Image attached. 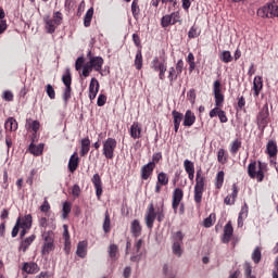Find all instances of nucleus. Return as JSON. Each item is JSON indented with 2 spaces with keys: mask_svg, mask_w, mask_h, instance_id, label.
<instances>
[{
  "mask_svg": "<svg viewBox=\"0 0 278 278\" xmlns=\"http://www.w3.org/2000/svg\"><path fill=\"white\" fill-rule=\"evenodd\" d=\"M28 128L31 129L35 134L38 132V129H40V122L38 121H33L30 124H28Z\"/></svg>",
  "mask_w": 278,
  "mask_h": 278,
  "instance_id": "bf43d9fd",
  "label": "nucleus"
},
{
  "mask_svg": "<svg viewBox=\"0 0 278 278\" xmlns=\"http://www.w3.org/2000/svg\"><path fill=\"white\" fill-rule=\"evenodd\" d=\"M89 62L91 63L93 71H96L97 73H101V68H103V58L91 56L89 58Z\"/></svg>",
  "mask_w": 278,
  "mask_h": 278,
  "instance_id": "4468645a",
  "label": "nucleus"
},
{
  "mask_svg": "<svg viewBox=\"0 0 278 278\" xmlns=\"http://www.w3.org/2000/svg\"><path fill=\"white\" fill-rule=\"evenodd\" d=\"M43 149H45V144H42V143H41V144H38V146L31 143V144L29 146V151H30V153H31L33 155H42Z\"/></svg>",
  "mask_w": 278,
  "mask_h": 278,
  "instance_id": "72a5a7b5",
  "label": "nucleus"
},
{
  "mask_svg": "<svg viewBox=\"0 0 278 278\" xmlns=\"http://www.w3.org/2000/svg\"><path fill=\"white\" fill-rule=\"evenodd\" d=\"M99 92V80L97 78H91L89 85V99L90 101H94L97 99V94Z\"/></svg>",
  "mask_w": 278,
  "mask_h": 278,
  "instance_id": "f8f14e48",
  "label": "nucleus"
},
{
  "mask_svg": "<svg viewBox=\"0 0 278 278\" xmlns=\"http://www.w3.org/2000/svg\"><path fill=\"white\" fill-rule=\"evenodd\" d=\"M4 128L7 131H16L18 129V123L14 117H9L4 123Z\"/></svg>",
  "mask_w": 278,
  "mask_h": 278,
  "instance_id": "393cba45",
  "label": "nucleus"
},
{
  "mask_svg": "<svg viewBox=\"0 0 278 278\" xmlns=\"http://www.w3.org/2000/svg\"><path fill=\"white\" fill-rule=\"evenodd\" d=\"M106 101H108V97H105V94H100L98 97V101H97L98 108H103V105H105Z\"/></svg>",
  "mask_w": 278,
  "mask_h": 278,
  "instance_id": "052dcab7",
  "label": "nucleus"
},
{
  "mask_svg": "<svg viewBox=\"0 0 278 278\" xmlns=\"http://www.w3.org/2000/svg\"><path fill=\"white\" fill-rule=\"evenodd\" d=\"M49 210H51V205L49 204V201L47 200V198H45L43 203L40 206V212H49Z\"/></svg>",
  "mask_w": 278,
  "mask_h": 278,
  "instance_id": "680f3d73",
  "label": "nucleus"
},
{
  "mask_svg": "<svg viewBox=\"0 0 278 278\" xmlns=\"http://www.w3.org/2000/svg\"><path fill=\"white\" fill-rule=\"evenodd\" d=\"M184 118V122H182V125L185 127H192L197 121V116H194V113H192V111L188 110L186 113H185V117Z\"/></svg>",
  "mask_w": 278,
  "mask_h": 278,
  "instance_id": "2eb2a0df",
  "label": "nucleus"
},
{
  "mask_svg": "<svg viewBox=\"0 0 278 278\" xmlns=\"http://www.w3.org/2000/svg\"><path fill=\"white\" fill-rule=\"evenodd\" d=\"M43 23L47 34H55V30L62 25V13H53V18L49 15L43 16Z\"/></svg>",
  "mask_w": 278,
  "mask_h": 278,
  "instance_id": "f03ea898",
  "label": "nucleus"
},
{
  "mask_svg": "<svg viewBox=\"0 0 278 278\" xmlns=\"http://www.w3.org/2000/svg\"><path fill=\"white\" fill-rule=\"evenodd\" d=\"M130 231L135 238L140 237L142 233V226H140V222L138 219L132 220Z\"/></svg>",
  "mask_w": 278,
  "mask_h": 278,
  "instance_id": "4be33fe9",
  "label": "nucleus"
},
{
  "mask_svg": "<svg viewBox=\"0 0 278 278\" xmlns=\"http://www.w3.org/2000/svg\"><path fill=\"white\" fill-rule=\"evenodd\" d=\"M63 238L65 240V247L71 244V235L68 233V225H63Z\"/></svg>",
  "mask_w": 278,
  "mask_h": 278,
  "instance_id": "49530a36",
  "label": "nucleus"
},
{
  "mask_svg": "<svg viewBox=\"0 0 278 278\" xmlns=\"http://www.w3.org/2000/svg\"><path fill=\"white\" fill-rule=\"evenodd\" d=\"M257 16L261 18H273L278 17V5L275 3H269L257 10Z\"/></svg>",
  "mask_w": 278,
  "mask_h": 278,
  "instance_id": "39448f33",
  "label": "nucleus"
},
{
  "mask_svg": "<svg viewBox=\"0 0 278 278\" xmlns=\"http://www.w3.org/2000/svg\"><path fill=\"white\" fill-rule=\"evenodd\" d=\"M219 58L222 62H224L225 64H229V62L233 60V56H231V52L227 50L222 51V53L219 54Z\"/></svg>",
  "mask_w": 278,
  "mask_h": 278,
  "instance_id": "e433bc0d",
  "label": "nucleus"
},
{
  "mask_svg": "<svg viewBox=\"0 0 278 278\" xmlns=\"http://www.w3.org/2000/svg\"><path fill=\"white\" fill-rule=\"evenodd\" d=\"M62 81H63L65 88L71 87L72 78H71V72L68 70H67L66 75L62 76Z\"/></svg>",
  "mask_w": 278,
  "mask_h": 278,
  "instance_id": "864d4df0",
  "label": "nucleus"
},
{
  "mask_svg": "<svg viewBox=\"0 0 278 278\" xmlns=\"http://www.w3.org/2000/svg\"><path fill=\"white\" fill-rule=\"evenodd\" d=\"M131 12H132L134 18L138 20V14H140V7L138 5V0L132 1Z\"/></svg>",
  "mask_w": 278,
  "mask_h": 278,
  "instance_id": "a18cd8bd",
  "label": "nucleus"
},
{
  "mask_svg": "<svg viewBox=\"0 0 278 278\" xmlns=\"http://www.w3.org/2000/svg\"><path fill=\"white\" fill-rule=\"evenodd\" d=\"M2 99H4V101H14V93H12V91H4Z\"/></svg>",
  "mask_w": 278,
  "mask_h": 278,
  "instance_id": "338daca9",
  "label": "nucleus"
},
{
  "mask_svg": "<svg viewBox=\"0 0 278 278\" xmlns=\"http://www.w3.org/2000/svg\"><path fill=\"white\" fill-rule=\"evenodd\" d=\"M177 77H179V74H177V70H175V67H169L168 79L170 84H173V81H177Z\"/></svg>",
  "mask_w": 278,
  "mask_h": 278,
  "instance_id": "de8ad7c7",
  "label": "nucleus"
},
{
  "mask_svg": "<svg viewBox=\"0 0 278 278\" xmlns=\"http://www.w3.org/2000/svg\"><path fill=\"white\" fill-rule=\"evenodd\" d=\"M91 181L96 189V197L98 201H100L101 194H103V182H101V176H99V174H94Z\"/></svg>",
  "mask_w": 278,
  "mask_h": 278,
  "instance_id": "9d476101",
  "label": "nucleus"
},
{
  "mask_svg": "<svg viewBox=\"0 0 278 278\" xmlns=\"http://www.w3.org/2000/svg\"><path fill=\"white\" fill-rule=\"evenodd\" d=\"M184 167L186 173H194V163L190 160H185Z\"/></svg>",
  "mask_w": 278,
  "mask_h": 278,
  "instance_id": "3c124183",
  "label": "nucleus"
},
{
  "mask_svg": "<svg viewBox=\"0 0 278 278\" xmlns=\"http://www.w3.org/2000/svg\"><path fill=\"white\" fill-rule=\"evenodd\" d=\"M41 238L43 240V244H51L55 242V235L53 230H41Z\"/></svg>",
  "mask_w": 278,
  "mask_h": 278,
  "instance_id": "a211bd4d",
  "label": "nucleus"
},
{
  "mask_svg": "<svg viewBox=\"0 0 278 278\" xmlns=\"http://www.w3.org/2000/svg\"><path fill=\"white\" fill-rule=\"evenodd\" d=\"M199 33L197 31V26H192L188 33V38H198Z\"/></svg>",
  "mask_w": 278,
  "mask_h": 278,
  "instance_id": "774afa93",
  "label": "nucleus"
},
{
  "mask_svg": "<svg viewBox=\"0 0 278 278\" xmlns=\"http://www.w3.org/2000/svg\"><path fill=\"white\" fill-rule=\"evenodd\" d=\"M151 68H153V71L155 73H157L159 71H161L162 68H164L166 66V61H160V59L157 56H155L152 62H151Z\"/></svg>",
  "mask_w": 278,
  "mask_h": 278,
  "instance_id": "b1692460",
  "label": "nucleus"
},
{
  "mask_svg": "<svg viewBox=\"0 0 278 278\" xmlns=\"http://www.w3.org/2000/svg\"><path fill=\"white\" fill-rule=\"evenodd\" d=\"M232 236H233V226H231V222H228L224 227L223 242L227 244L229 240H231Z\"/></svg>",
  "mask_w": 278,
  "mask_h": 278,
  "instance_id": "dca6fc26",
  "label": "nucleus"
},
{
  "mask_svg": "<svg viewBox=\"0 0 278 278\" xmlns=\"http://www.w3.org/2000/svg\"><path fill=\"white\" fill-rule=\"evenodd\" d=\"M182 200H184V190L176 188L173 192V202H172V207L175 214H177L179 203H181Z\"/></svg>",
  "mask_w": 278,
  "mask_h": 278,
  "instance_id": "1a4fd4ad",
  "label": "nucleus"
},
{
  "mask_svg": "<svg viewBox=\"0 0 278 278\" xmlns=\"http://www.w3.org/2000/svg\"><path fill=\"white\" fill-rule=\"evenodd\" d=\"M68 214H71V204L65 202L63 203V218H68Z\"/></svg>",
  "mask_w": 278,
  "mask_h": 278,
  "instance_id": "13d9d810",
  "label": "nucleus"
},
{
  "mask_svg": "<svg viewBox=\"0 0 278 278\" xmlns=\"http://www.w3.org/2000/svg\"><path fill=\"white\" fill-rule=\"evenodd\" d=\"M156 213L153 203H150L148 206V211L146 213V225L148 229H153V224L155 223Z\"/></svg>",
  "mask_w": 278,
  "mask_h": 278,
  "instance_id": "6e6552de",
  "label": "nucleus"
},
{
  "mask_svg": "<svg viewBox=\"0 0 278 278\" xmlns=\"http://www.w3.org/2000/svg\"><path fill=\"white\" fill-rule=\"evenodd\" d=\"M173 244H184V232L176 231L172 233Z\"/></svg>",
  "mask_w": 278,
  "mask_h": 278,
  "instance_id": "473e14b6",
  "label": "nucleus"
},
{
  "mask_svg": "<svg viewBox=\"0 0 278 278\" xmlns=\"http://www.w3.org/2000/svg\"><path fill=\"white\" fill-rule=\"evenodd\" d=\"M249 214V210L247 208V206H243L239 213V217H238V227H242V225H244V222L242 220L243 216H248Z\"/></svg>",
  "mask_w": 278,
  "mask_h": 278,
  "instance_id": "79ce46f5",
  "label": "nucleus"
},
{
  "mask_svg": "<svg viewBox=\"0 0 278 278\" xmlns=\"http://www.w3.org/2000/svg\"><path fill=\"white\" fill-rule=\"evenodd\" d=\"M205 190V176L201 175V169L197 172L194 186V201L201 203L203 199V191Z\"/></svg>",
  "mask_w": 278,
  "mask_h": 278,
  "instance_id": "7ed1b4c3",
  "label": "nucleus"
},
{
  "mask_svg": "<svg viewBox=\"0 0 278 278\" xmlns=\"http://www.w3.org/2000/svg\"><path fill=\"white\" fill-rule=\"evenodd\" d=\"M184 243H173L172 245V251L174 253V255H176L177 257H181L184 250H181V245Z\"/></svg>",
  "mask_w": 278,
  "mask_h": 278,
  "instance_id": "a19ab883",
  "label": "nucleus"
},
{
  "mask_svg": "<svg viewBox=\"0 0 278 278\" xmlns=\"http://www.w3.org/2000/svg\"><path fill=\"white\" fill-rule=\"evenodd\" d=\"M156 184H161V186H168V174L164 172L159 173Z\"/></svg>",
  "mask_w": 278,
  "mask_h": 278,
  "instance_id": "58836bf2",
  "label": "nucleus"
},
{
  "mask_svg": "<svg viewBox=\"0 0 278 278\" xmlns=\"http://www.w3.org/2000/svg\"><path fill=\"white\" fill-rule=\"evenodd\" d=\"M270 121V112L268 111V104H265L256 116L257 127L261 131H264L268 127Z\"/></svg>",
  "mask_w": 278,
  "mask_h": 278,
  "instance_id": "20e7f679",
  "label": "nucleus"
},
{
  "mask_svg": "<svg viewBox=\"0 0 278 278\" xmlns=\"http://www.w3.org/2000/svg\"><path fill=\"white\" fill-rule=\"evenodd\" d=\"M76 254L78 255V257H81V258L86 257V255L88 254V242L87 241L78 242Z\"/></svg>",
  "mask_w": 278,
  "mask_h": 278,
  "instance_id": "412c9836",
  "label": "nucleus"
},
{
  "mask_svg": "<svg viewBox=\"0 0 278 278\" xmlns=\"http://www.w3.org/2000/svg\"><path fill=\"white\" fill-rule=\"evenodd\" d=\"M46 92H47L49 99H55V89H53V86L47 85Z\"/></svg>",
  "mask_w": 278,
  "mask_h": 278,
  "instance_id": "4d7b16f0",
  "label": "nucleus"
},
{
  "mask_svg": "<svg viewBox=\"0 0 278 278\" xmlns=\"http://www.w3.org/2000/svg\"><path fill=\"white\" fill-rule=\"evenodd\" d=\"M110 225H111L110 213L106 212L104 216V223H103L104 233H110Z\"/></svg>",
  "mask_w": 278,
  "mask_h": 278,
  "instance_id": "09e8293b",
  "label": "nucleus"
},
{
  "mask_svg": "<svg viewBox=\"0 0 278 278\" xmlns=\"http://www.w3.org/2000/svg\"><path fill=\"white\" fill-rule=\"evenodd\" d=\"M78 166H79V156H77V152H74L68 161L70 173L76 172Z\"/></svg>",
  "mask_w": 278,
  "mask_h": 278,
  "instance_id": "f3484780",
  "label": "nucleus"
},
{
  "mask_svg": "<svg viewBox=\"0 0 278 278\" xmlns=\"http://www.w3.org/2000/svg\"><path fill=\"white\" fill-rule=\"evenodd\" d=\"M252 260L254 264H260V262H262V250H260V248L254 249L252 253Z\"/></svg>",
  "mask_w": 278,
  "mask_h": 278,
  "instance_id": "ea45409f",
  "label": "nucleus"
},
{
  "mask_svg": "<svg viewBox=\"0 0 278 278\" xmlns=\"http://www.w3.org/2000/svg\"><path fill=\"white\" fill-rule=\"evenodd\" d=\"M222 90L220 80H215L213 84V94H223Z\"/></svg>",
  "mask_w": 278,
  "mask_h": 278,
  "instance_id": "6e6d98bb",
  "label": "nucleus"
},
{
  "mask_svg": "<svg viewBox=\"0 0 278 278\" xmlns=\"http://www.w3.org/2000/svg\"><path fill=\"white\" fill-rule=\"evenodd\" d=\"M31 223H33V217L31 214L25 215L24 218H20V228L21 229H31Z\"/></svg>",
  "mask_w": 278,
  "mask_h": 278,
  "instance_id": "bb28decb",
  "label": "nucleus"
},
{
  "mask_svg": "<svg viewBox=\"0 0 278 278\" xmlns=\"http://www.w3.org/2000/svg\"><path fill=\"white\" fill-rule=\"evenodd\" d=\"M84 56H79L75 62V68L76 71H81L84 68Z\"/></svg>",
  "mask_w": 278,
  "mask_h": 278,
  "instance_id": "69168bd1",
  "label": "nucleus"
},
{
  "mask_svg": "<svg viewBox=\"0 0 278 278\" xmlns=\"http://www.w3.org/2000/svg\"><path fill=\"white\" fill-rule=\"evenodd\" d=\"M22 270L27 275H36L40 271V267L35 262L24 263Z\"/></svg>",
  "mask_w": 278,
  "mask_h": 278,
  "instance_id": "ddd939ff",
  "label": "nucleus"
},
{
  "mask_svg": "<svg viewBox=\"0 0 278 278\" xmlns=\"http://www.w3.org/2000/svg\"><path fill=\"white\" fill-rule=\"evenodd\" d=\"M217 161L219 162V164L227 163V157L225 156V149H219L217 153Z\"/></svg>",
  "mask_w": 278,
  "mask_h": 278,
  "instance_id": "5fc2aeb1",
  "label": "nucleus"
},
{
  "mask_svg": "<svg viewBox=\"0 0 278 278\" xmlns=\"http://www.w3.org/2000/svg\"><path fill=\"white\" fill-rule=\"evenodd\" d=\"M266 152L269 157H275L277 155V143L273 140L268 141Z\"/></svg>",
  "mask_w": 278,
  "mask_h": 278,
  "instance_id": "c85d7f7f",
  "label": "nucleus"
},
{
  "mask_svg": "<svg viewBox=\"0 0 278 278\" xmlns=\"http://www.w3.org/2000/svg\"><path fill=\"white\" fill-rule=\"evenodd\" d=\"M156 218L159 223H162L164 220L165 215H164V202L161 203V207H159L155 212Z\"/></svg>",
  "mask_w": 278,
  "mask_h": 278,
  "instance_id": "8fccbe9b",
  "label": "nucleus"
},
{
  "mask_svg": "<svg viewBox=\"0 0 278 278\" xmlns=\"http://www.w3.org/2000/svg\"><path fill=\"white\" fill-rule=\"evenodd\" d=\"M212 218H216L215 214H211L208 217L204 219V227L210 228L214 223L212 222Z\"/></svg>",
  "mask_w": 278,
  "mask_h": 278,
  "instance_id": "e2e57ef3",
  "label": "nucleus"
},
{
  "mask_svg": "<svg viewBox=\"0 0 278 278\" xmlns=\"http://www.w3.org/2000/svg\"><path fill=\"white\" fill-rule=\"evenodd\" d=\"M51 251H55V242L42 244V248H41L42 255H49Z\"/></svg>",
  "mask_w": 278,
  "mask_h": 278,
  "instance_id": "f704fd0d",
  "label": "nucleus"
},
{
  "mask_svg": "<svg viewBox=\"0 0 278 278\" xmlns=\"http://www.w3.org/2000/svg\"><path fill=\"white\" fill-rule=\"evenodd\" d=\"M236 199H238V186L236 184L232 185V193L231 195H227L224 200L226 205H233L236 203Z\"/></svg>",
  "mask_w": 278,
  "mask_h": 278,
  "instance_id": "6ab92c4d",
  "label": "nucleus"
},
{
  "mask_svg": "<svg viewBox=\"0 0 278 278\" xmlns=\"http://www.w3.org/2000/svg\"><path fill=\"white\" fill-rule=\"evenodd\" d=\"M214 97L216 108H222L225 102V96L223 93H215Z\"/></svg>",
  "mask_w": 278,
  "mask_h": 278,
  "instance_id": "603ef678",
  "label": "nucleus"
},
{
  "mask_svg": "<svg viewBox=\"0 0 278 278\" xmlns=\"http://www.w3.org/2000/svg\"><path fill=\"white\" fill-rule=\"evenodd\" d=\"M179 12H173L172 14L164 15L161 18V26L162 27H169V25H175L179 23Z\"/></svg>",
  "mask_w": 278,
  "mask_h": 278,
  "instance_id": "0eeeda50",
  "label": "nucleus"
},
{
  "mask_svg": "<svg viewBox=\"0 0 278 278\" xmlns=\"http://www.w3.org/2000/svg\"><path fill=\"white\" fill-rule=\"evenodd\" d=\"M89 151H90V139L85 138L81 140V149H80L81 157H86Z\"/></svg>",
  "mask_w": 278,
  "mask_h": 278,
  "instance_id": "c756f323",
  "label": "nucleus"
},
{
  "mask_svg": "<svg viewBox=\"0 0 278 278\" xmlns=\"http://www.w3.org/2000/svg\"><path fill=\"white\" fill-rule=\"evenodd\" d=\"M92 70L94 68L92 67L90 61L83 65V77H89Z\"/></svg>",
  "mask_w": 278,
  "mask_h": 278,
  "instance_id": "37998d69",
  "label": "nucleus"
},
{
  "mask_svg": "<svg viewBox=\"0 0 278 278\" xmlns=\"http://www.w3.org/2000/svg\"><path fill=\"white\" fill-rule=\"evenodd\" d=\"M262 88H264V84L262 81V77L256 76L254 78V81H253V90H254L255 97L260 96V91L262 90Z\"/></svg>",
  "mask_w": 278,
  "mask_h": 278,
  "instance_id": "cd10ccee",
  "label": "nucleus"
},
{
  "mask_svg": "<svg viewBox=\"0 0 278 278\" xmlns=\"http://www.w3.org/2000/svg\"><path fill=\"white\" fill-rule=\"evenodd\" d=\"M118 142L114 138H108L103 141V155L106 160H114V151H116Z\"/></svg>",
  "mask_w": 278,
  "mask_h": 278,
  "instance_id": "423d86ee",
  "label": "nucleus"
},
{
  "mask_svg": "<svg viewBox=\"0 0 278 278\" xmlns=\"http://www.w3.org/2000/svg\"><path fill=\"white\" fill-rule=\"evenodd\" d=\"M240 149H242V141L240 139H235L231 143H230V153L231 155H236Z\"/></svg>",
  "mask_w": 278,
  "mask_h": 278,
  "instance_id": "7c9ffc66",
  "label": "nucleus"
},
{
  "mask_svg": "<svg viewBox=\"0 0 278 278\" xmlns=\"http://www.w3.org/2000/svg\"><path fill=\"white\" fill-rule=\"evenodd\" d=\"M225 182V172H218L216 175V182H215V187L217 188V190H220V188H223V184Z\"/></svg>",
  "mask_w": 278,
  "mask_h": 278,
  "instance_id": "c9c22d12",
  "label": "nucleus"
},
{
  "mask_svg": "<svg viewBox=\"0 0 278 278\" xmlns=\"http://www.w3.org/2000/svg\"><path fill=\"white\" fill-rule=\"evenodd\" d=\"M266 170V164L258 162H252L248 166V175L251 179H256V181H264V172Z\"/></svg>",
  "mask_w": 278,
  "mask_h": 278,
  "instance_id": "f257e3e1",
  "label": "nucleus"
},
{
  "mask_svg": "<svg viewBox=\"0 0 278 278\" xmlns=\"http://www.w3.org/2000/svg\"><path fill=\"white\" fill-rule=\"evenodd\" d=\"M34 240H36V235H31L30 237L24 239L20 244V251H23V253H25V251H27V249L31 247Z\"/></svg>",
  "mask_w": 278,
  "mask_h": 278,
  "instance_id": "a878e982",
  "label": "nucleus"
},
{
  "mask_svg": "<svg viewBox=\"0 0 278 278\" xmlns=\"http://www.w3.org/2000/svg\"><path fill=\"white\" fill-rule=\"evenodd\" d=\"M172 116L174 118V130L175 134L179 131V126L181 125V121H184V114L179 113L178 111H173Z\"/></svg>",
  "mask_w": 278,
  "mask_h": 278,
  "instance_id": "aec40b11",
  "label": "nucleus"
},
{
  "mask_svg": "<svg viewBox=\"0 0 278 278\" xmlns=\"http://www.w3.org/2000/svg\"><path fill=\"white\" fill-rule=\"evenodd\" d=\"M92 16H94V9L90 8L84 17V25L85 27H90V23H92Z\"/></svg>",
  "mask_w": 278,
  "mask_h": 278,
  "instance_id": "2f4dec72",
  "label": "nucleus"
},
{
  "mask_svg": "<svg viewBox=\"0 0 278 278\" xmlns=\"http://www.w3.org/2000/svg\"><path fill=\"white\" fill-rule=\"evenodd\" d=\"M140 134H142V128H140L138 122H134L130 126V136L134 140H138V138H140Z\"/></svg>",
  "mask_w": 278,
  "mask_h": 278,
  "instance_id": "5701e85b",
  "label": "nucleus"
},
{
  "mask_svg": "<svg viewBox=\"0 0 278 278\" xmlns=\"http://www.w3.org/2000/svg\"><path fill=\"white\" fill-rule=\"evenodd\" d=\"M71 87H65L64 92H63V101L65 103H68V99H71Z\"/></svg>",
  "mask_w": 278,
  "mask_h": 278,
  "instance_id": "0e129e2a",
  "label": "nucleus"
},
{
  "mask_svg": "<svg viewBox=\"0 0 278 278\" xmlns=\"http://www.w3.org/2000/svg\"><path fill=\"white\" fill-rule=\"evenodd\" d=\"M135 66L137 71H140L142 68V51H138L135 58Z\"/></svg>",
  "mask_w": 278,
  "mask_h": 278,
  "instance_id": "c03bdc74",
  "label": "nucleus"
},
{
  "mask_svg": "<svg viewBox=\"0 0 278 278\" xmlns=\"http://www.w3.org/2000/svg\"><path fill=\"white\" fill-rule=\"evenodd\" d=\"M153 170H155V163L149 162L148 164L141 167V179L147 181L151 175H153Z\"/></svg>",
  "mask_w": 278,
  "mask_h": 278,
  "instance_id": "9b49d317",
  "label": "nucleus"
},
{
  "mask_svg": "<svg viewBox=\"0 0 278 278\" xmlns=\"http://www.w3.org/2000/svg\"><path fill=\"white\" fill-rule=\"evenodd\" d=\"M116 255H118V245L111 244L109 247V256L111 257V260L116 261V260H118V257Z\"/></svg>",
  "mask_w": 278,
  "mask_h": 278,
  "instance_id": "4c0bfd02",
  "label": "nucleus"
}]
</instances>
